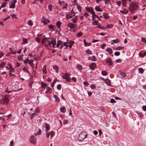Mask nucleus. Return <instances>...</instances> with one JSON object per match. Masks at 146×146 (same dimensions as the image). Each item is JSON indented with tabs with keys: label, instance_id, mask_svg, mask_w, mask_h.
Listing matches in <instances>:
<instances>
[{
	"label": "nucleus",
	"instance_id": "nucleus-1",
	"mask_svg": "<svg viewBox=\"0 0 146 146\" xmlns=\"http://www.w3.org/2000/svg\"><path fill=\"white\" fill-rule=\"evenodd\" d=\"M139 8V5L137 3L133 2L129 5V9L131 13L136 11Z\"/></svg>",
	"mask_w": 146,
	"mask_h": 146
},
{
	"label": "nucleus",
	"instance_id": "nucleus-2",
	"mask_svg": "<svg viewBox=\"0 0 146 146\" xmlns=\"http://www.w3.org/2000/svg\"><path fill=\"white\" fill-rule=\"evenodd\" d=\"M87 136V135L84 132H82L78 137V140L79 141H82Z\"/></svg>",
	"mask_w": 146,
	"mask_h": 146
},
{
	"label": "nucleus",
	"instance_id": "nucleus-3",
	"mask_svg": "<svg viewBox=\"0 0 146 146\" xmlns=\"http://www.w3.org/2000/svg\"><path fill=\"white\" fill-rule=\"evenodd\" d=\"M30 142L35 145H36V139L33 135L31 136L29 138Z\"/></svg>",
	"mask_w": 146,
	"mask_h": 146
},
{
	"label": "nucleus",
	"instance_id": "nucleus-4",
	"mask_svg": "<svg viewBox=\"0 0 146 146\" xmlns=\"http://www.w3.org/2000/svg\"><path fill=\"white\" fill-rule=\"evenodd\" d=\"M3 98L2 100L3 102V104H6L7 105L8 104V102L9 101V100L8 99V95H5L4 96H2Z\"/></svg>",
	"mask_w": 146,
	"mask_h": 146
},
{
	"label": "nucleus",
	"instance_id": "nucleus-5",
	"mask_svg": "<svg viewBox=\"0 0 146 146\" xmlns=\"http://www.w3.org/2000/svg\"><path fill=\"white\" fill-rule=\"evenodd\" d=\"M118 74L119 75V77L121 79H123L126 76V75L125 72H121L120 71L118 72Z\"/></svg>",
	"mask_w": 146,
	"mask_h": 146
},
{
	"label": "nucleus",
	"instance_id": "nucleus-6",
	"mask_svg": "<svg viewBox=\"0 0 146 146\" xmlns=\"http://www.w3.org/2000/svg\"><path fill=\"white\" fill-rule=\"evenodd\" d=\"M85 9L87 11L91 13L92 15H93V13H94V12L93 11L94 9L92 7H85Z\"/></svg>",
	"mask_w": 146,
	"mask_h": 146
},
{
	"label": "nucleus",
	"instance_id": "nucleus-7",
	"mask_svg": "<svg viewBox=\"0 0 146 146\" xmlns=\"http://www.w3.org/2000/svg\"><path fill=\"white\" fill-rule=\"evenodd\" d=\"M106 62L109 66H111L112 65L113 63L112 62V60L110 58H108L106 59Z\"/></svg>",
	"mask_w": 146,
	"mask_h": 146
},
{
	"label": "nucleus",
	"instance_id": "nucleus-8",
	"mask_svg": "<svg viewBox=\"0 0 146 146\" xmlns=\"http://www.w3.org/2000/svg\"><path fill=\"white\" fill-rule=\"evenodd\" d=\"M67 26L70 28V30H71L72 28H75L74 24L72 23H70L67 24Z\"/></svg>",
	"mask_w": 146,
	"mask_h": 146
},
{
	"label": "nucleus",
	"instance_id": "nucleus-9",
	"mask_svg": "<svg viewBox=\"0 0 146 146\" xmlns=\"http://www.w3.org/2000/svg\"><path fill=\"white\" fill-rule=\"evenodd\" d=\"M41 21L42 23H44V25H46L48 23L46 21V19L44 16H43L42 18Z\"/></svg>",
	"mask_w": 146,
	"mask_h": 146
},
{
	"label": "nucleus",
	"instance_id": "nucleus-10",
	"mask_svg": "<svg viewBox=\"0 0 146 146\" xmlns=\"http://www.w3.org/2000/svg\"><path fill=\"white\" fill-rule=\"evenodd\" d=\"M45 131L46 132L48 131H49L50 129V126L49 124L47 123H46L45 125Z\"/></svg>",
	"mask_w": 146,
	"mask_h": 146
},
{
	"label": "nucleus",
	"instance_id": "nucleus-11",
	"mask_svg": "<svg viewBox=\"0 0 146 146\" xmlns=\"http://www.w3.org/2000/svg\"><path fill=\"white\" fill-rule=\"evenodd\" d=\"M33 60H29V64L32 67L33 70H34V66H33Z\"/></svg>",
	"mask_w": 146,
	"mask_h": 146
},
{
	"label": "nucleus",
	"instance_id": "nucleus-12",
	"mask_svg": "<svg viewBox=\"0 0 146 146\" xmlns=\"http://www.w3.org/2000/svg\"><path fill=\"white\" fill-rule=\"evenodd\" d=\"M128 11L125 9H123V10H120V12L123 14H126L128 13Z\"/></svg>",
	"mask_w": 146,
	"mask_h": 146
},
{
	"label": "nucleus",
	"instance_id": "nucleus-13",
	"mask_svg": "<svg viewBox=\"0 0 146 146\" xmlns=\"http://www.w3.org/2000/svg\"><path fill=\"white\" fill-rule=\"evenodd\" d=\"M60 111L62 113H65L66 112L65 108L64 106H62L60 109Z\"/></svg>",
	"mask_w": 146,
	"mask_h": 146
},
{
	"label": "nucleus",
	"instance_id": "nucleus-14",
	"mask_svg": "<svg viewBox=\"0 0 146 146\" xmlns=\"http://www.w3.org/2000/svg\"><path fill=\"white\" fill-rule=\"evenodd\" d=\"M53 68L56 70L55 72L58 73V72L59 67L57 66H53Z\"/></svg>",
	"mask_w": 146,
	"mask_h": 146
},
{
	"label": "nucleus",
	"instance_id": "nucleus-15",
	"mask_svg": "<svg viewBox=\"0 0 146 146\" xmlns=\"http://www.w3.org/2000/svg\"><path fill=\"white\" fill-rule=\"evenodd\" d=\"M83 41L84 42V44L85 46H89L90 45L91 43H88L86 42L85 39H84L83 40Z\"/></svg>",
	"mask_w": 146,
	"mask_h": 146
},
{
	"label": "nucleus",
	"instance_id": "nucleus-16",
	"mask_svg": "<svg viewBox=\"0 0 146 146\" xmlns=\"http://www.w3.org/2000/svg\"><path fill=\"white\" fill-rule=\"evenodd\" d=\"M61 23L60 21H58L56 24V26L58 28H60L61 25Z\"/></svg>",
	"mask_w": 146,
	"mask_h": 146
},
{
	"label": "nucleus",
	"instance_id": "nucleus-17",
	"mask_svg": "<svg viewBox=\"0 0 146 146\" xmlns=\"http://www.w3.org/2000/svg\"><path fill=\"white\" fill-rule=\"evenodd\" d=\"M103 16H104V19H106L110 18V17L108 16V14L106 13L103 14Z\"/></svg>",
	"mask_w": 146,
	"mask_h": 146
},
{
	"label": "nucleus",
	"instance_id": "nucleus-18",
	"mask_svg": "<svg viewBox=\"0 0 146 146\" xmlns=\"http://www.w3.org/2000/svg\"><path fill=\"white\" fill-rule=\"evenodd\" d=\"M106 50L110 54H111L113 52L112 50L110 48H108L106 49Z\"/></svg>",
	"mask_w": 146,
	"mask_h": 146
},
{
	"label": "nucleus",
	"instance_id": "nucleus-19",
	"mask_svg": "<svg viewBox=\"0 0 146 146\" xmlns=\"http://www.w3.org/2000/svg\"><path fill=\"white\" fill-rule=\"evenodd\" d=\"M119 40L117 39L115 40H113L111 41V44H113V43H117L118 42H119Z\"/></svg>",
	"mask_w": 146,
	"mask_h": 146
},
{
	"label": "nucleus",
	"instance_id": "nucleus-20",
	"mask_svg": "<svg viewBox=\"0 0 146 146\" xmlns=\"http://www.w3.org/2000/svg\"><path fill=\"white\" fill-rule=\"evenodd\" d=\"M62 43V42L60 40H58L57 41L56 44V47L58 48L60 46V44Z\"/></svg>",
	"mask_w": 146,
	"mask_h": 146
},
{
	"label": "nucleus",
	"instance_id": "nucleus-21",
	"mask_svg": "<svg viewBox=\"0 0 146 146\" xmlns=\"http://www.w3.org/2000/svg\"><path fill=\"white\" fill-rule=\"evenodd\" d=\"M97 25H98V26L96 27V28H98L101 29L103 30H104L106 29V28L105 27H100V23Z\"/></svg>",
	"mask_w": 146,
	"mask_h": 146
},
{
	"label": "nucleus",
	"instance_id": "nucleus-22",
	"mask_svg": "<svg viewBox=\"0 0 146 146\" xmlns=\"http://www.w3.org/2000/svg\"><path fill=\"white\" fill-rule=\"evenodd\" d=\"M73 16V15L71 16L70 14H68L66 15V18L68 20L69 19L72 18Z\"/></svg>",
	"mask_w": 146,
	"mask_h": 146
},
{
	"label": "nucleus",
	"instance_id": "nucleus-23",
	"mask_svg": "<svg viewBox=\"0 0 146 146\" xmlns=\"http://www.w3.org/2000/svg\"><path fill=\"white\" fill-rule=\"evenodd\" d=\"M42 71L45 74H46L47 73V71L46 70V66L44 65V67H43L42 69Z\"/></svg>",
	"mask_w": 146,
	"mask_h": 146
},
{
	"label": "nucleus",
	"instance_id": "nucleus-24",
	"mask_svg": "<svg viewBox=\"0 0 146 146\" xmlns=\"http://www.w3.org/2000/svg\"><path fill=\"white\" fill-rule=\"evenodd\" d=\"M46 90L49 93H51L52 92V88L49 87L47 86L46 89Z\"/></svg>",
	"mask_w": 146,
	"mask_h": 146
},
{
	"label": "nucleus",
	"instance_id": "nucleus-25",
	"mask_svg": "<svg viewBox=\"0 0 146 146\" xmlns=\"http://www.w3.org/2000/svg\"><path fill=\"white\" fill-rule=\"evenodd\" d=\"M46 86V84L44 83L43 82L41 83V87L42 88H45Z\"/></svg>",
	"mask_w": 146,
	"mask_h": 146
},
{
	"label": "nucleus",
	"instance_id": "nucleus-26",
	"mask_svg": "<svg viewBox=\"0 0 146 146\" xmlns=\"http://www.w3.org/2000/svg\"><path fill=\"white\" fill-rule=\"evenodd\" d=\"M94 22H93L92 23V25H97L99 23H98V21H94Z\"/></svg>",
	"mask_w": 146,
	"mask_h": 146
},
{
	"label": "nucleus",
	"instance_id": "nucleus-27",
	"mask_svg": "<svg viewBox=\"0 0 146 146\" xmlns=\"http://www.w3.org/2000/svg\"><path fill=\"white\" fill-rule=\"evenodd\" d=\"M86 54H92V51H90L89 49H88L86 50Z\"/></svg>",
	"mask_w": 146,
	"mask_h": 146
},
{
	"label": "nucleus",
	"instance_id": "nucleus-28",
	"mask_svg": "<svg viewBox=\"0 0 146 146\" xmlns=\"http://www.w3.org/2000/svg\"><path fill=\"white\" fill-rule=\"evenodd\" d=\"M138 71L141 74H143L144 72L142 68H139L138 69Z\"/></svg>",
	"mask_w": 146,
	"mask_h": 146
},
{
	"label": "nucleus",
	"instance_id": "nucleus-29",
	"mask_svg": "<svg viewBox=\"0 0 146 146\" xmlns=\"http://www.w3.org/2000/svg\"><path fill=\"white\" fill-rule=\"evenodd\" d=\"M105 82L106 84H107L108 85H110V80L108 79H106Z\"/></svg>",
	"mask_w": 146,
	"mask_h": 146
},
{
	"label": "nucleus",
	"instance_id": "nucleus-30",
	"mask_svg": "<svg viewBox=\"0 0 146 146\" xmlns=\"http://www.w3.org/2000/svg\"><path fill=\"white\" fill-rule=\"evenodd\" d=\"M30 81L29 84V86H30L31 88H32V85L34 82L33 80H31Z\"/></svg>",
	"mask_w": 146,
	"mask_h": 146
},
{
	"label": "nucleus",
	"instance_id": "nucleus-31",
	"mask_svg": "<svg viewBox=\"0 0 146 146\" xmlns=\"http://www.w3.org/2000/svg\"><path fill=\"white\" fill-rule=\"evenodd\" d=\"M138 115L141 118H143V115L141 112H137Z\"/></svg>",
	"mask_w": 146,
	"mask_h": 146
},
{
	"label": "nucleus",
	"instance_id": "nucleus-32",
	"mask_svg": "<svg viewBox=\"0 0 146 146\" xmlns=\"http://www.w3.org/2000/svg\"><path fill=\"white\" fill-rule=\"evenodd\" d=\"M101 73L102 75L104 76H106L108 74L107 72L105 71H102V72Z\"/></svg>",
	"mask_w": 146,
	"mask_h": 146
},
{
	"label": "nucleus",
	"instance_id": "nucleus-33",
	"mask_svg": "<svg viewBox=\"0 0 146 146\" xmlns=\"http://www.w3.org/2000/svg\"><path fill=\"white\" fill-rule=\"evenodd\" d=\"M9 7L10 9H11V8L14 9L15 7V5L13 4V3H12V4L10 5Z\"/></svg>",
	"mask_w": 146,
	"mask_h": 146
},
{
	"label": "nucleus",
	"instance_id": "nucleus-34",
	"mask_svg": "<svg viewBox=\"0 0 146 146\" xmlns=\"http://www.w3.org/2000/svg\"><path fill=\"white\" fill-rule=\"evenodd\" d=\"M23 70L24 72H25L26 73H27L28 74H29V71L27 69V68L26 67H24L23 69Z\"/></svg>",
	"mask_w": 146,
	"mask_h": 146
},
{
	"label": "nucleus",
	"instance_id": "nucleus-35",
	"mask_svg": "<svg viewBox=\"0 0 146 146\" xmlns=\"http://www.w3.org/2000/svg\"><path fill=\"white\" fill-rule=\"evenodd\" d=\"M66 41H67V42H64L63 44V46H66V47L65 48V49H66L68 46V45H67V44L68 43V42H67V41H68V38H66Z\"/></svg>",
	"mask_w": 146,
	"mask_h": 146
},
{
	"label": "nucleus",
	"instance_id": "nucleus-36",
	"mask_svg": "<svg viewBox=\"0 0 146 146\" xmlns=\"http://www.w3.org/2000/svg\"><path fill=\"white\" fill-rule=\"evenodd\" d=\"M82 34V33L80 31H79L76 35V36L77 37H79L81 36Z\"/></svg>",
	"mask_w": 146,
	"mask_h": 146
},
{
	"label": "nucleus",
	"instance_id": "nucleus-37",
	"mask_svg": "<svg viewBox=\"0 0 146 146\" xmlns=\"http://www.w3.org/2000/svg\"><path fill=\"white\" fill-rule=\"evenodd\" d=\"M6 63L4 62H2L0 64V68H3V66L5 65Z\"/></svg>",
	"mask_w": 146,
	"mask_h": 146
},
{
	"label": "nucleus",
	"instance_id": "nucleus-38",
	"mask_svg": "<svg viewBox=\"0 0 146 146\" xmlns=\"http://www.w3.org/2000/svg\"><path fill=\"white\" fill-rule=\"evenodd\" d=\"M64 75L65 76V77L66 78V79H70L69 76H70V74H67L66 73L64 74Z\"/></svg>",
	"mask_w": 146,
	"mask_h": 146
},
{
	"label": "nucleus",
	"instance_id": "nucleus-39",
	"mask_svg": "<svg viewBox=\"0 0 146 146\" xmlns=\"http://www.w3.org/2000/svg\"><path fill=\"white\" fill-rule=\"evenodd\" d=\"M56 80H54L53 81V82L51 84V86L52 87H53L54 86V84L56 82Z\"/></svg>",
	"mask_w": 146,
	"mask_h": 146
},
{
	"label": "nucleus",
	"instance_id": "nucleus-40",
	"mask_svg": "<svg viewBox=\"0 0 146 146\" xmlns=\"http://www.w3.org/2000/svg\"><path fill=\"white\" fill-rule=\"evenodd\" d=\"M126 0H125L124 1H122V5L124 7H126Z\"/></svg>",
	"mask_w": 146,
	"mask_h": 146
},
{
	"label": "nucleus",
	"instance_id": "nucleus-41",
	"mask_svg": "<svg viewBox=\"0 0 146 146\" xmlns=\"http://www.w3.org/2000/svg\"><path fill=\"white\" fill-rule=\"evenodd\" d=\"M61 84H58L57 86V88L58 90H60L61 89Z\"/></svg>",
	"mask_w": 146,
	"mask_h": 146
},
{
	"label": "nucleus",
	"instance_id": "nucleus-42",
	"mask_svg": "<svg viewBox=\"0 0 146 146\" xmlns=\"http://www.w3.org/2000/svg\"><path fill=\"white\" fill-rule=\"evenodd\" d=\"M77 19L76 18H73L72 19V22L74 23H76L77 21Z\"/></svg>",
	"mask_w": 146,
	"mask_h": 146
},
{
	"label": "nucleus",
	"instance_id": "nucleus-43",
	"mask_svg": "<svg viewBox=\"0 0 146 146\" xmlns=\"http://www.w3.org/2000/svg\"><path fill=\"white\" fill-rule=\"evenodd\" d=\"M50 135L51 137H54L55 135L53 131H52L50 132Z\"/></svg>",
	"mask_w": 146,
	"mask_h": 146
},
{
	"label": "nucleus",
	"instance_id": "nucleus-44",
	"mask_svg": "<svg viewBox=\"0 0 146 146\" xmlns=\"http://www.w3.org/2000/svg\"><path fill=\"white\" fill-rule=\"evenodd\" d=\"M77 67L78 69L80 70H82V66L81 65H78L77 66Z\"/></svg>",
	"mask_w": 146,
	"mask_h": 146
},
{
	"label": "nucleus",
	"instance_id": "nucleus-45",
	"mask_svg": "<svg viewBox=\"0 0 146 146\" xmlns=\"http://www.w3.org/2000/svg\"><path fill=\"white\" fill-rule=\"evenodd\" d=\"M6 2H4L2 3L1 4V7H6Z\"/></svg>",
	"mask_w": 146,
	"mask_h": 146
},
{
	"label": "nucleus",
	"instance_id": "nucleus-46",
	"mask_svg": "<svg viewBox=\"0 0 146 146\" xmlns=\"http://www.w3.org/2000/svg\"><path fill=\"white\" fill-rule=\"evenodd\" d=\"M40 112V110L38 108H37L35 110V112L34 113H35V114L38 113Z\"/></svg>",
	"mask_w": 146,
	"mask_h": 146
},
{
	"label": "nucleus",
	"instance_id": "nucleus-47",
	"mask_svg": "<svg viewBox=\"0 0 146 146\" xmlns=\"http://www.w3.org/2000/svg\"><path fill=\"white\" fill-rule=\"evenodd\" d=\"M123 47H121L120 46H119L117 48H115V50H122L123 49Z\"/></svg>",
	"mask_w": 146,
	"mask_h": 146
},
{
	"label": "nucleus",
	"instance_id": "nucleus-48",
	"mask_svg": "<svg viewBox=\"0 0 146 146\" xmlns=\"http://www.w3.org/2000/svg\"><path fill=\"white\" fill-rule=\"evenodd\" d=\"M28 25L30 26H32L33 25V23L31 21H29L28 23Z\"/></svg>",
	"mask_w": 146,
	"mask_h": 146
},
{
	"label": "nucleus",
	"instance_id": "nucleus-49",
	"mask_svg": "<svg viewBox=\"0 0 146 146\" xmlns=\"http://www.w3.org/2000/svg\"><path fill=\"white\" fill-rule=\"evenodd\" d=\"M48 9L50 11H51L52 10V6L51 4L49 5L48 6Z\"/></svg>",
	"mask_w": 146,
	"mask_h": 146
},
{
	"label": "nucleus",
	"instance_id": "nucleus-50",
	"mask_svg": "<svg viewBox=\"0 0 146 146\" xmlns=\"http://www.w3.org/2000/svg\"><path fill=\"white\" fill-rule=\"evenodd\" d=\"M77 9L79 10V11L80 12L82 11L81 7L80 5H78L77 6Z\"/></svg>",
	"mask_w": 146,
	"mask_h": 146
},
{
	"label": "nucleus",
	"instance_id": "nucleus-51",
	"mask_svg": "<svg viewBox=\"0 0 146 146\" xmlns=\"http://www.w3.org/2000/svg\"><path fill=\"white\" fill-rule=\"evenodd\" d=\"M83 84L85 86H88L89 85V83L86 81L84 82Z\"/></svg>",
	"mask_w": 146,
	"mask_h": 146
},
{
	"label": "nucleus",
	"instance_id": "nucleus-52",
	"mask_svg": "<svg viewBox=\"0 0 146 146\" xmlns=\"http://www.w3.org/2000/svg\"><path fill=\"white\" fill-rule=\"evenodd\" d=\"M36 114H35V113H33L32 114H31V117H30V119L31 120L32 119H33V117Z\"/></svg>",
	"mask_w": 146,
	"mask_h": 146
},
{
	"label": "nucleus",
	"instance_id": "nucleus-53",
	"mask_svg": "<svg viewBox=\"0 0 146 146\" xmlns=\"http://www.w3.org/2000/svg\"><path fill=\"white\" fill-rule=\"evenodd\" d=\"M62 78L64 79H65L66 81L67 82H69L70 81V79H66V78H65V76H62Z\"/></svg>",
	"mask_w": 146,
	"mask_h": 146
},
{
	"label": "nucleus",
	"instance_id": "nucleus-54",
	"mask_svg": "<svg viewBox=\"0 0 146 146\" xmlns=\"http://www.w3.org/2000/svg\"><path fill=\"white\" fill-rule=\"evenodd\" d=\"M90 88L92 89H94L96 88V86L94 84H92L90 86Z\"/></svg>",
	"mask_w": 146,
	"mask_h": 146
},
{
	"label": "nucleus",
	"instance_id": "nucleus-55",
	"mask_svg": "<svg viewBox=\"0 0 146 146\" xmlns=\"http://www.w3.org/2000/svg\"><path fill=\"white\" fill-rule=\"evenodd\" d=\"M100 111L102 112H104L105 111V108L104 107H101L100 108Z\"/></svg>",
	"mask_w": 146,
	"mask_h": 146
},
{
	"label": "nucleus",
	"instance_id": "nucleus-56",
	"mask_svg": "<svg viewBox=\"0 0 146 146\" xmlns=\"http://www.w3.org/2000/svg\"><path fill=\"white\" fill-rule=\"evenodd\" d=\"M113 26V25L111 24L108 25L107 27L106 28H110Z\"/></svg>",
	"mask_w": 146,
	"mask_h": 146
},
{
	"label": "nucleus",
	"instance_id": "nucleus-57",
	"mask_svg": "<svg viewBox=\"0 0 146 146\" xmlns=\"http://www.w3.org/2000/svg\"><path fill=\"white\" fill-rule=\"evenodd\" d=\"M56 41L55 40H52V43L51 44H52V45H54V46H55L56 44Z\"/></svg>",
	"mask_w": 146,
	"mask_h": 146
},
{
	"label": "nucleus",
	"instance_id": "nucleus-58",
	"mask_svg": "<svg viewBox=\"0 0 146 146\" xmlns=\"http://www.w3.org/2000/svg\"><path fill=\"white\" fill-rule=\"evenodd\" d=\"M120 54V52H116L114 53V55L116 56H119Z\"/></svg>",
	"mask_w": 146,
	"mask_h": 146
},
{
	"label": "nucleus",
	"instance_id": "nucleus-59",
	"mask_svg": "<svg viewBox=\"0 0 146 146\" xmlns=\"http://www.w3.org/2000/svg\"><path fill=\"white\" fill-rule=\"evenodd\" d=\"M38 131L37 132V134L38 135H40L41 133V130L40 129H39Z\"/></svg>",
	"mask_w": 146,
	"mask_h": 146
},
{
	"label": "nucleus",
	"instance_id": "nucleus-60",
	"mask_svg": "<svg viewBox=\"0 0 146 146\" xmlns=\"http://www.w3.org/2000/svg\"><path fill=\"white\" fill-rule=\"evenodd\" d=\"M29 60V57H27L25 60H24V61H23L24 63L25 64H27Z\"/></svg>",
	"mask_w": 146,
	"mask_h": 146
},
{
	"label": "nucleus",
	"instance_id": "nucleus-61",
	"mask_svg": "<svg viewBox=\"0 0 146 146\" xmlns=\"http://www.w3.org/2000/svg\"><path fill=\"white\" fill-rule=\"evenodd\" d=\"M117 63H120L122 62V60L120 59H117L116 60Z\"/></svg>",
	"mask_w": 146,
	"mask_h": 146
},
{
	"label": "nucleus",
	"instance_id": "nucleus-62",
	"mask_svg": "<svg viewBox=\"0 0 146 146\" xmlns=\"http://www.w3.org/2000/svg\"><path fill=\"white\" fill-rule=\"evenodd\" d=\"M141 40L142 42L146 43V40L145 38L142 37Z\"/></svg>",
	"mask_w": 146,
	"mask_h": 146
},
{
	"label": "nucleus",
	"instance_id": "nucleus-63",
	"mask_svg": "<svg viewBox=\"0 0 146 146\" xmlns=\"http://www.w3.org/2000/svg\"><path fill=\"white\" fill-rule=\"evenodd\" d=\"M10 146H14V142L13 140L11 141L10 143Z\"/></svg>",
	"mask_w": 146,
	"mask_h": 146
},
{
	"label": "nucleus",
	"instance_id": "nucleus-64",
	"mask_svg": "<svg viewBox=\"0 0 146 146\" xmlns=\"http://www.w3.org/2000/svg\"><path fill=\"white\" fill-rule=\"evenodd\" d=\"M142 109L143 110L145 111H146V106H143L142 107Z\"/></svg>",
	"mask_w": 146,
	"mask_h": 146
}]
</instances>
